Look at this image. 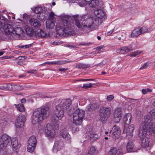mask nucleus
Instances as JSON below:
<instances>
[{"mask_svg": "<svg viewBox=\"0 0 155 155\" xmlns=\"http://www.w3.org/2000/svg\"><path fill=\"white\" fill-rule=\"evenodd\" d=\"M6 87L10 91H14L21 90L22 89L20 85L11 84H10L7 85Z\"/></svg>", "mask_w": 155, "mask_h": 155, "instance_id": "obj_22", "label": "nucleus"}, {"mask_svg": "<svg viewBox=\"0 0 155 155\" xmlns=\"http://www.w3.org/2000/svg\"><path fill=\"white\" fill-rule=\"evenodd\" d=\"M45 131L46 134L50 137L55 136V132L53 127L49 124H48L45 128Z\"/></svg>", "mask_w": 155, "mask_h": 155, "instance_id": "obj_13", "label": "nucleus"}, {"mask_svg": "<svg viewBox=\"0 0 155 155\" xmlns=\"http://www.w3.org/2000/svg\"><path fill=\"white\" fill-rule=\"evenodd\" d=\"M26 120V116L21 115L18 117L15 122V125L17 128L22 127Z\"/></svg>", "mask_w": 155, "mask_h": 155, "instance_id": "obj_14", "label": "nucleus"}, {"mask_svg": "<svg viewBox=\"0 0 155 155\" xmlns=\"http://www.w3.org/2000/svg\"><path fill=\"white\" fill-rule=\"evenodd\" d=\"M122 109L120 107L116 108L114 111V121L116 123H118L120 121L121 116Z\"/></svg>", "mask_w": 155, "mask_h": 155, "instance_id": "obj_11", "label": "nucleus"}, {"mask_svg": "<svg viewBox=\"0 0 155 155\" xmlns=\"http://www.w3.org/2000/svg\"><path fill=\"white\" fill-rule=\"evenodd\" d=\"M26 76L25 74H22V75H19L18 76V77L19 78H23Z\"/></svg>", "mask_w": 155, "mask_h": 155, "instance_id": "obj_57", "label": "nucleus"}, {"mask_svg": "<svg viewBox=\"0 0 155 155\" xmlns=\"http://www.w3.org/2000/svg\"><path fill=\"white\" fill-rule=\"evenodd\" d=\"M49 17V20L54 21V14L53 12H51L50 13Z\"/></svg>", "mask_w": 155, "mask_h": 155, "instance_id": "obj_43", "label": "nucleus"}, {"mask_svg": "<svg viewBox=\"0 0 155 155\" xmlns=\"http://www.w3.org/2000/svg\"><path fill=\"white\" fill-rule=\"evenodd\" d=\"M147 29L146 27H143L140 28L139 27L133 30L130 35L133 38L137 37L141 34L147 32Z\"/></svg>", "mask_w": 155, "mask_h": 155, "instance_id": "obj_9", "label": "nucleus"}, {"mask_svg": "<svg viewBox=\"0 0 155 155\" xmlns=\"http://www.w3.org/2000/svg\"><path fill=\"white\" fill-rule=\"evenodd\" d=\"M36 137L34 135L31 136L28 140L27 151L28 152L32 153L34 152L37 144Z\"/></svg>", "mask_w": 155, "mask_h": 155, "instance_id": "obj_8", "label": "nucleus"}, {"mask_svg": "<svg viewBox=\"0 0 155 155\" xmlns=\"http://www.w3.org/2000/svg\"><path fill=\"white\" fill-rule=\"evenodd\" d=\"M55 25L54 21L48 20L46 21V27L48 28H52Z\"/></svg>", "mask_w": 155, "mask_h": 155, "instance_id": "obj_31", "label": "nucleus"}, {"mask_svg": "<svg viewBox=\"0 0 155 155\" xmlns=\"http://www.w3.org/2000/svg\"><path fill=\"white\" fill-rule=\"evenodd\" d=\"M102 48V47L99 46L96 48L97 50L100 51Z\"/></svg>", "mask_w": 155, "mask_h": 155, "instance_id": "obj_56", "label": "nucleus"}, {"mask_svg": "<svg viewBox=\"0 0 155 155\" xmlns=\"http://www.w3.org/2000/svg\"><path fill=\"white\" fill-rule=\"evenodd\" d=\"M105 135H104L105 136H109L110 134V132H108L107 131H106L105 133Z\"/></svg>", "mask_w": 155, "mask_h": 155, "instance_id": "obj_55", "label": "nucleus"}, {"mask_svg": "<svg viewBox=\"0 0 155 155\" xmlns=\"http://www.w3.org/2000/svg\"><path fill=\"white\" fill-rule=\"evenodd\" d=\"M134 129V125L133 124H131L127 127H126V125H125L123 132L126 133V136H129L130 137L132 136V133Z\"/></svg>", "mask_w": 155, "mask_h": 155, "instance_id": "obj_15", "label": "nucleus"}, {"mask_svg": "<svg viewBox=\"0 0 155 155\" xmlns=\"http://www.w3.org/2000/svg\"><path fill=\"white\" fill-rule=\"evenodd\" d=\"M132 118L131 114L128 113L126 114L123 117V121L125 125L129 124L130 123Z\"/></svg>", "mask_w": 155, "mask_h": 155, "instance_id": "obj_25", "label": "nucleus"}, {"mask_svg": "<svg viewBox=\"0 0 155 155\" xmlns=\"http://www.w3.org/2000/svg\"><path fill=\"white\" fill-rule=\"evenodd\" d=\"M61 145L60 143L58 144V142H55L53 149V152H57L58 150H60L61 148L60 147Z\"/></svg>", "mask_w": 155, "mask_h": 155, "instance_id": "obj_35", "label": "nucleus"}, {"mask_svg": "<svg viewBox=\"0 0 155 155\" xmlns=\"http://www.w3.org/2000/svg\"><path fill=\"white\" fill-rule=\"evenodd\" d=\"M11 145L13 151H15L17 152V150L19 149L21 145L18 144V140L16 137L13 138L12 139Z\"/></svg>", "mask_w": 155, "mask_h": 155, "instance_id": "obj_18", "label": "nucleus"}, {"mask_svg": "<svg viewBox=\"0 0 155 155\" xmlns=\"http://www.w3.org/2000/svg\"><path fill=\"white\" fill-rule=\"evenodd\" d=\"M23 32V30L21 28L17 27L13 29L12 32L13 35L11 36H17L19 37L22 36Z\"/></svg>", "mask_w": 155, "mask_h": 155, "instance_id": "obj_20", "label": "nucleus"}, {"mask_svg": "<svg viewBox=\"0 0 155 155\" xmlns=\"http://www.w3.org/2000/svg\"><path fill=\"white\" fill-rule=\"evenodd\" d=\"M147 119L148 121H147V130L150 132H152L155 134V124L150 122V120L147 116L144 117V120L143 121H145V119Z\"/></svg>", "mask_w": 155, "mask_h": 155, "instance_id": "obj_16", "label": "nucleus"}, {"mask_svg": "<svg viewBox=\"0 0 155 155\" xmlns=\"http://www.w3.org/2000/svg\"><path fill=\"white\" fill-rule=\"evenodd\" d=\"M92 85L91 83L90 84H84L83 87L87 89L88 88H91L92 87Z\"/></svg>", "mask_w": 155, "mask_h": 155, "instance_id": "obj_42", "label": "nucleus"}, {"mask_svg": "<svg viewBox=\"0 0 155 155\" xmlns=\"http://www.w3.org/2000/svg\"><path fill=\"white\" fill-rule=\"evenodd\" d=\"M71 104V101L70 99L64 100L60 104L55 107L54 114L59 120H61L64 116V111L68 109Z\"/></svg>", "mask_w": 155, "mask_h": 155, "instance_id": "obj_3", "label": "nucleus"}, {"mask_svg": "<svg viewBox=\"0 0 155 155\" xmlns=\"http://www.w3.org/2000/svg\"><path fill=\"white\" fill-rule=\"evenodd\" d=\"M146 90H147V92H152V90L149 88H147V89H146Z\"/></svg>", "mask_w": 155, "mask_h": 155, "instance_id": "obj_59", "label": "nucleus"}, {"mask_svg": "<svg viewBox=\"0 0 155 155\" xmlns=\"http://www.w3.org/2000/svg\"><path fill=\"white\" fill-rule=\"evenodd\" d=\"M82 81H92V79H82L81 80Z\"/></svg>", "mask_w": 155, "mask_h": 155, "instance_id": "obj_61", "label": "nucleus"}, {"mask_svg": "<svg viewBox=\"0 0 155 155\" xmlns=\"http://www.w3.org/2000/svg\"><path fill=\"white\" fill-rule=\"evenodd\" d=\"M37 70L35 69L30 70L29 71H27V73H28L33 74Z\"/></svg>", "mask_w": 155, "mask_h": 155, "instance_id": "obj_48", "label": "nucleus"}, {"mask_svg": "<svg viewBox=\"0 0 155 155\" xmlns=\"http://www.w3.org/2000/svg\"><path fill=\"white\" fill-rule=\"evenodd\" d=\"M90 64H84L79 63L77 64L75 66V68L80 69L87 68L90 67Z\"/></svg>", "mask_w": 155, "mask_h": 155, "instance_id": "obj_30", "label": "nucleus"}, {"mask_svg": "<svg viewBox=\"0 0 155 155\" xmlns=\"http://www.w3.org/2000/svg\"><path fill=\"white\" fill-rule=\"evenodd\" d=\"M142 92L143 94H145L147 93V91L146 89H143L142 90Z\"/></svg>", "mask_w": 155, "mask_h": 155, "instance_id": "obj_53", "label": "nucleus"}, {"mask_svg": "<svg viewBox=\"0 0 155 155\" xmlns=\"http://www.w3.org/2000/svg\"><path fill=\"white\" fill-rule=\"evenodd\" d=\"M114 98V97L112 95H110L107 96V99L108 101H110Z\"/></svg>", "mask_w": 155, "mask_h": 155, "instance_id": "obj_46", "label": "nucleus"}, {"mask_svg": "<svg viewBox=\"0 0 155 155\" xmlns=\"http://www.w3.org/2000/svg\"><path fill=\"white\" fill-rule=\"evenodd\" d=\"M116 126L115 125L113 127L112 134L113 135L115 136V137H116L117 136H119L120 135L121 131L120 127Z\"/></svg>", "mask_w": 155, "mask_h": 155, "instance_id": "obj_27", "label": "nucleus"}, {"mask_svg": "<svg viewBox=\"0 0 155 155\" xmlns=\"http://www.w3.org/2000/svg\"><path fill=\"white\" fill-rule=\"evenodd\" d=\"M149 64L148 63H145L143 64L142 67L140 68V70H141L143 69H146L147 68Z\"/></svg>", "mask_w": 155, "mask_h": 155, "instance_id": "obj_44", "label": "nucleus"}, {"mask_svg": "<svg viewBox=\"0 0 155 155\" xmlns=\"http://www.w3.org/2000/svg\"><path fill=\"white\" fill-rule=\"evenodd\" d=\"M95 16L91 17L88 15H84L79 17L78 15H73L76 26L80 29H88L93 30L99 24V21L105 16V13L101 9H97L94 11Z\"/></svg>", "mask_w": 155, "mask_h": 155, "instance_id": "obj_1", "label": "nucleus"}, {"mask_svg": "<svg viewBox=\"0 0 155 155\" xmlns=\"http://www.w3.org/2000/svg\"><path fill=\"white\" fill-rule=\"evenodd\" d=\"M11 140V137L7 135L4 134L0 138V150L5 147Z\"/></svg>", "mask_w": 155, "mask_h": 155, "instance_id": "obj_10", "label": "nucleus"}, {"mask_svg": "<svg viewBox=\"0 0 155 155\" xmlns=\"http://www.w3.org/2000/svg\"><path fill=\"white\" fill-rule=\"evenodd\" d=\"M85 112L82 109H78L74 112L73 115V123L76 125H80L85 116Z\"/></svg>", "mask_w": 155, "mask_h": 155, "instance_id": "obj_6", "label": "nucleus"}, {"mask_svg": "<svg viewBox=\"0 0 155 155\" xmlns=\"http://www.w3.org/2000/svg\"><path fill=\"white\" fill-rule=\"evenodd\" d=\"M141 53V52L139 51H136L133 52H132L131 54H130L129 55L131 57H134L137 55L140 54Z\"/></svg>", "mask_w": 155, "mask_h": 155, "instance_id": "obj_40", "label": "nucleus"}, {"mask_svg": "<svg viewBox=\"0 0 155 155\" xmlns=\"http://www.w3.org/2000/svg\"><path fill=\"white\" fill-rule=\"evenodd\" d=\"M122 53L128 52L129 51H132L133 50L132 46L130 45L128 46H124L122 47L121 48L118 50Z\"/></svg>", "mask_w": 155, "mask_h": 155, "instance_id": "obj_26", "label": "nucleus"}, {"mask_svg": "<svg viewBox=\"0 0 155 155\" xmlns=\"http://www.w3.org/2000/svg\"><path fill=\"white\" fill-rule=\"evenodd\" d=\"M0 30L2 32H5V33L7 34L12 35H13V26L8 24H5Z\"/></svg>", "mask_w": 155, "mask_h": 155, "instance_id": "obj_12", "label": "nucleus"}, {"mask_svg": "<svg viewBox=\"0 0 155 155\" xmlns=\"http://www.w3.org/2000/svg\"><path fill=\"white\" fill-rule=\"evenodd\" d=\"M22 62V61H18L17 62V64H18L19 65H21L22 64V63H21Z\"/></svg>", "mask_w": 155, "mask_h": 155, "instance_id": "obj_60", "label": "nucleus"}, {"mask_svg": "<svg viewBox=\"0 0 155 155\" xmlns=\"http://www.w3.org/2000/svg\"><path fill=\"white\" fill-rule=\"evenodd\" d=\"M147 119H145V121H143L140 124L139 130V135L141 140V146L144 147H149L150 146L149 139L146 137L147 127Z\"/></svg>", "mask_w": 155, "mask_h": 155, "instance_id": "obj_4", "label": "nucleus"}, {"mask_svg": "<svg viewBox=\"0 0 155 155\" xmlns=\"http://www.w3.org/2000/svg\"><path fill=\"white\" fill-rule=\"evenodd\" d=\"M99 106V104L95 102L92 104H91L88 105L86 107V109L88 111H92L98 108Z\"/></svg>", "mask_w": 155, "mask_h": 155, "instance_id": "obj_24", "label": "nucleus"}, {"mask_svg": "<svg viewBox=\"0 0 155 155\" xmlns=\"http://www.w3.org/2000/svg\"><path fill=\"white\" fill-rule=\"evenodd\" d=\"M150 113L152 117H155L154 118L155 119V110H151Z\"/></svg>", "mask_w": 155, "mask_h": 155, "instance_id": "obj_47", "label": "nucleus"}, {"mask_svg": "<svg viewBox=\"0 0 155 155\" xmlns=\"http://www.w3.org/2000/svg\"><path fill=\"white\" fill-rule=\"evenodd\" d=\"M4 51H1L0 52V56L3 55L4 53Z\"/></svg>", "mask_w": 155, "mask_h": 155, "instance_id": "obj_62", "label": "nucleus"}, {"mask_svg": "<svg viewBox=\"0 0 155 155\" xmlns=\"http://www.w3.org/2000/svg\"><path fill=\"white\" fill-rule=\"evenodd\" d=\"M114 31V29H113L110 31H108L107 33V35H110L111 34L113 33V32Z\"/></svg>", "mask_w": 155, "mask_h": 155, "instance_id": "obj_51", "label": "nucleus"}, {"mask_svg": "<svg viewBox=\"0 0 155 155\" xmlns=\"http://www.w3.org/2000/svg\"><path fill=\"white\" fill-rule=\"evenodd\" d=\"M97 38L98 40H100L101 39V37L100 36H97Z\"/></svg>", "mask_w": 155, "mask_h": 155, "instance_id": "obj_64", "label": "nucleus"}, {"mask_svg": "<svg viewBox=\"0 0 155 155\" xmlns=\"http://www.w3.org/2000/svg\"><path fill=\"white\" fill-rule=\"evenodd\" d=\"M31 46L30 45H23L21 46V48H28Z\"/></svg>", "mask_w": 155, "mask_h": 155, "instance_id": "obj_49", "label": "nucleus"}, {"mask_svg": "<svg viewBox=\"0 0 155 155\" xmlns=\"http://www.w3.org/2000/svg\"><path fill=\"white\" fill-rule=\"evenodd\" d=\"M99 112L100 120L105 123L111 114V109L110 107H101Z\"/></svg>", "mask_w": 155, "mask_h": 155, "instance_id": "obj_7", "label": "nucleus"}, {"mask_svg": "<svg viewBox=\"0 0 155 155\" xmlns=\"http://www.w3.org/2000/svg\"><path fill=\"white\" fill-rule=\"evenodd\" d=\"M71 19V17L68 15L64 16L62 18V20L64 23L65 27H58L57 29V33L61 36H66L70 35L69 31L66 28H69V21Z\"/></svg>", "mask_w": 155, "mask_h": 155, "instance_id": "obj_5", "label": "nucleus"}, {"mask_svg": "<svg viewBox=\"0 0 155 155\" xmlns=\"http://www.w3.org/2000/svg\"><path fill=\"white\" fill-rule=\"evenodd\" d=\"M134 145L132 142H128L127 145V150L128 152H134L135 151L133 148Z\"/></svg>", "mask_w": 155, "mask_h": 155, "instance_id": "obj_29", "label": "nucleus"}, {"mask_svg": "<svg viewBox=\"0 0 155 155\" xmlns=\"http://www.w3.org/2000/svg\"><path fill=\"white\" fill-rule=\"evenodd\" d=\"M34 12L36 14H41L42 12V8L41 7H37L34 9Z\"/></svg>", "mask_w": 155, "mask_h": 155, "instance_id": "obj_38", "label": "nucleus"}, {"mask_svg": "<svg viewBox=\"0 0 155 155\" xmlns=\"http://www.w3.org/2000/svg\"><path fill=\"white\" fill-rule=\"evenodd\" d=\"M74 61H53L51 63L55 65H62L68 62H72Z\"/></svg>", "mask_w": 155, "mask_h": 155, "instance_id": "obj_32", "label": "nucleus"}, {"mask_svg": "<svg viewBox=\"0 0 155 155\" xmlns=\"http://www.w3.org/2000/svg\"><path fill=\"white\" fill-rule=\"evenodd\" d=\"M88 4L92 8H95L97 7H101L103 2L101 0H91L90 2L88 3Z\"/></svg>", "mask_w": 155, "mask_h": 155, "instance_id": "obj_17", "label": "nucleus"}, {"mask_svg": "<svg viewBox=\"0 0 155 155\" xmlns=\"http://www.w3.org/2000/svg\"><path fill=\"white\" fill-rule=\"evenodd\" d=\"M117 150L115 147H111L108 152L109 155H117Z\"/></svg>", "mask_w": 155, "mask_h": 155, "instance_id": "obj_37", "label": "nucleus"}, {"mask_svg": "<svg viewBox=\"0 0 155 155\" xmlns=\"http://www.w3.org/2000/svg\"><path fill=\"white\" fill-rule=\"evenodd\" d=\"M25 31L26 34L29 36H31L33 35V30L31 28L26 26L25 27Z\"/></svg>", "mask_w": 155, "mask_h": 155, "instance_id": "obj_34", "label": "nucleus"}, {"mask_svg": "<svg viewBox=\"0 0 155 155\" xmlns=\"http://www.w3.org/2000/svg\"><path fill=\"white\" fill-rule=\"evenodd\" d=\"M16 107H17V110L20 112H23L25 110L24 106L22 104H19L18 105H15Z\"/></svg>", "mask_w": 155, "mask_h": 155, "instance_id": "obj_36", "label": "nucleus"}, {"mask_svg": "<svg viewBox=\"0 0 155 155\" xmlns=\"http://www.w3.org/2000/svg\"><path fill=\"white\" fill-rule=\"evenodd\" d=\"M51 120L53 124L54 125L55 129L56 130H58L59 128L58 120L55 117H52Z\"/></svg>", "mask_w": 155, "mask_h": 155, "instance_id": "obj_33", "label": "nucleus"}, {"mask_svg": "<svg viewBox=\"0 0 155 155\" xmlns=\"http://www.w3.org/2000/svg\"><path fill=\"white\" fill-rule=\"evenodd\" d=\"M87 134V135L91 140H95L98 137V135L95 133L92 129H89Z\"/></svg>", "mask_w": 155, "mask_h": 155, "instance_id": "obj_23", "label": "nucleus"}, {"mask_svg": "<svg viewBox=\"0 0 155 155\" xmlns=\"http://www.w3.org/2000/svg\"><path fill=\"white\" fill-rule=\"evenodd\" d=\"M49 107L46 106L36 109L33 112L31 122L35 124L37 122L40 123L48 116Z\"/></svg>", "mask_w": 155, "mask_h": 155, "instance_id": "obj_2", "label": "nucleus"}, {"mask_svg": "<svg viewBox=\"0 0 155 155\" xmlns=\"http://www.w3.org/2000/svg\"><path fill=\"white\" fill-rule=\"evenodd\" d=\"M29 24L35 27L39 28L41 25L40 22L37 19L34 18H31L29 20Z\"/></svg>", "mask_w": 155, "mask_h": 155, "instance_id": "obj_21", "label": "nucleus"}, {"mask_svg": "<svg viewBox=\"0 0 155 155\" xmlns=\"http://www.w3.org/2000/svg\"><path fill=\"white\" fill-rule=\"evenodd\" d=\"M52 63V61L47 62H45V63L46 64H47L48 65H50V64H51Z\"/></svg>", "mask_w": 155, "mask_h": 155, "instance_id": "obj_58", "label": "nucleus"}, {"mask_svg": "<svg viewBox=\"0 0 155 155\" xmlns=\"http://www.w3.org/2000/svg\"><path fill=\"white\" fill-rule=\"evenodd\" d=\"M36 35L41 38H45L49 36L48 34H47L44 31L41 30H38L35 33Z\"/></svg>", "mask_w": 155, "mask_h": 155, "instance_id": "obj_28", "label": "nucleus"}, {"mask_svg": "<svg viewBox=\"0 0 155 155\" xmlns=\"http://www.w3.org/2000/svg\"><path fill=\"white\" fill-rule=\"evenodd\" d=\"M68 68H60L59 69V70L60 71H62L64 72L65 71L68 70Z\"/></svg>", "mask_w": 155, "mask_h": 155, "instance_id": "obj_52", "label": "nucleus"}, {"mask_svg": "<svg viewBox=\"0 0 155 155\" xmlns=\"http://www.w3.org/2000/svg\"><path fill=\"white\" fill-rule=\"evenodd\" d=\"M101 74L103 75L105 74H106V72L105 71H102L101 72Z\"/></svg>", "mask_w": 155, "mask_h": 155, "instance_id": "obj_63", "label": "nucleus"}, {"mask_svg": "<svg viewBox=\"0 0 155 155\" xmlns=\"http://www.w3.org/2000/svg\"><path fill=\"white\" fill-rule=\"evenodd\" d=\"M60 137L62 138L65 140L69 142L70 140V136L68 132L66 130H61L59 134Z\"/></svg>", "mask_w": 155, "mask_h": 155, "instance_id": "obj_19", "label": "nucleus"}, {"mask_svg": "<svg viewBox=\"0 0 155 155\" xmlns=\"http://www.w3.org/2000/svg\"><path fill=\"white\" fill-rule=\"evenodd\" d=\"M18 60H20V61H22L25 60L24 57L23 56H20L17 58Z\"/></svg>", "mask_w": 155, "mask_h": 155, "instance_id": "obj_50", "label": "nucleus"}, {"mask_svg": "<svg viewBox=\"0 0 155 155\" xmlns=\"http://www.w3.org/2000/svg\"><path fill=\"white\" fill-rule=\"evenodd\" d=\"M123 153L122 149L121 148L117 150V155H121Z\"/></svg>", "mask_w": 155, "mask_h": 155, "instance_id": "obj_45", "label": "nucleus"}, {"mask_svg": "<svg viewBox=\"0 0 155 155\" xmlns=\"http://www.w3.org/2000/svg\"><path fill=\"white\" fill-rule=\"evenodd\" d=\"M26 101V99L25 98H23L21 100V103H23L25 102Z\"/></svg>", "mask_w": 155, "mask_h": 155, "instance_id": "obj_54", "label": "nucleus"}, {"mask_svg": "<svg viewBox=\"0 0 155 155\" xmlns=\"http://www.w3.org/2000/svg\"><path fill=\"white\" fill-rule=\"evenodd\" d=\"M96 150L94 147H91L90 148V149L88 151V152L91 155H94L96 153Z\"/></svg>", "mask_w": 155, "mask_h": 155, "instance_id": "obj_39", "label": "nucleus"}, {"mask_svg": "<svg viewBox=\"0 0 155 155\" xmlns=\"http://www.w3.org/2000/svg\"><path fill=\"white\" fill-rule=\"evenodd\" d=\"M77 1H78V3L81 7L83 6L86 2H87L86 0H77Z\"/></svg>", "mask_w": 155, "mask_h": 155, "instance_id": "obj_41", "label": "nucleus"}]
</instances>
